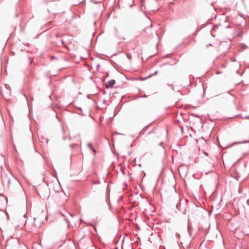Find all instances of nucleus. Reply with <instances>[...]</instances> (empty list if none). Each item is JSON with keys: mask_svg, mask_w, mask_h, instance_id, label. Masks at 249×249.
<instances>
[{"mask_svg": "<svg viewBox=\"0 0 249 249\" xmlns=\"http://www.w3.org/2000/svg\"><path fill=\"white\" fill-rule=\"evenodd\" d=\"M115 83V81L114 79L110 80V88L113 87V85Z\"/></svg>", "mask_w": 249, "mask_h": 249, "instance_id": "nucleus-2", "label": "nucleus"}, {"mask_svg": "<svg viewBox=\"0 0 249 249\" xmlns=\"http://www.w3.org/2000/svg\"><path fill=\"white\" fill-rule=\"evenodd\" d=\"M219 73H220V72H218V71H217V72H216V74H219Z\"/></svg>", "mask_w": 249, "mask_h": 249, "instance_id": "nucleus-13", "label": "nucleus"}, {"mask_svg": "<svg viewBox=\"0 0 249 249\" xmlns=\"http://www.w3.org/2000/svg\"><path fill=\"white\" fill-rule=\"evenodd\" d=\"M126 56L127 57L128 59H129V60H130L131 59V55L130 54H129V53H127L126 54Z\"/></svg>", "mask_w": 249, "mask_h": 249, "instance_id": "nucleus-5", "label": "nucleus"}, {"mask_svg": "<svg viewBox=\"0 0 249 249\" xmlns=\"http://www.w3.org/2000/svg\"><path fill=\"white\" fill-rule=\"evenodd\" d=\"M157 73H158V71H156L153 74H150L147 77H150L152 76V75L156 74Z\"/></svg>", "mask_w": 249, "mask_h": 249, "instance_id": "nucleus-7", "label": "nucleus"}, {"mask_svg": "<svg viewBox=\"0 0 249 249\" xmlns=\"http://www.w3.org/2000/svg\"><path fill=\"white\" fill-rule=\"evenodd\" d=\"M188 231H189V232L190 233V230H189V228H188Z\"/></svg>", "mask_w": 249, "mask_h": 249, "instance_id": "nucleus-14", "label": "nucleus"}, {"mask_svg": "<svg viewBox=\"0 0 249 249\" xmlns=\"http://www.w3.org/2000/svg\"><path fill=\"white\" fill-rule=\"evenodd\" d=\"M109 185V183H107V186H108Z\"/></svg>", "mask_w": 249, "mask_h": 249, "instance_id": "nucleus-15", "label": "nucleus"}, {"mask_svg": "<svg viewBox=\"0 0 249 249\" xmlns=\"http://www.w3.org/2000/svg\"><path fill=\"white\" fill-rule=\"evenodd\" d=\"M36 218H34V222L33 223V224L35 226H36Z\"/></svg>", "mask_w": 249, "mask_h": 249, "instance_id": "nucleus-9", "label": "nucleus"}, {"mask_svg": "<svg viewBox=\"0 0 249 249\" xmlns=\"http://www.w3.org/2000/svg\"><path fill=\"white\" fill-rule=\"evenodd\" d=\"M249 142V141H245V142H239L238 143H247Z\"/></svg>", "mask_w": 249, "mask_h": 249, "instance_id": "nucleus-8", "label": "nucleus"}, {"mask_svg": "<svg viewBox=\"0 0 249 249\" xmlns=\"http://www.w3.org/2000/svg\"><path fill=\"white\" fill-rule=\"evenodd\" d=\"M210 166H211V169L207 172H205V174H208V173H211V172H212L213 171V165H210Z\"/></svg>", "mask_w": 249, "mask_h": 249, "instance_id": "nucleus-3", "label": "nucleus"}, {"mask_svg": "<svg viewBox=\"0 0 249 249\" xmlns=\"http://www.w3.org/2000/svg\"><path fill=\"white\" fill-rule=\"evenodd\" d=\"M175 236H176V238H180V235H179V234L178 233V232H177V233H176V235H175Z\"/></svg>", "mask_w": 249, "mask_h": 249, "instance_id": "nucleus-6", "label": "nucleus"}, {"mask_svg": "<svg viewBox=\"0 0 249 249\" xmlns=\"http://www.w3.org/2000/svg\"><path fill=\"white\" fill-rule=\"evenodd\" d=\"M88 146L92 150V151L94 152V153H95V150L94 149V148L93 147V146H92L91 144L90 143H88Z\"/></svg>", "mask_w": 249, "mask_h": 249, "instance_id": "nucleus-4", "label": "nucleus"}, {"mask_svg": "<svg viewBox=\"0 0 249 249\" xmlns=\"http://www.w3.org/2000/svg\"><path fill=\"white\" fill-rule=\"evenodd\" d=\"M122 200V196H120L119 198H118V201Z\"/></svg>", "mask_w": 249, "mask_h": 249, "instance_id": "nucleus-10", "label": "nucleus"}, {"mask_svg": "<svg viewBox=\"0 0 249 249\" xmlns=\"http://www.w3.org/2000/svg\"><path fill=\"white\" fill-rule=\"evenodd\" d=\"M3 181L9 187L13 186L14 184L17 183L15 178L11 176H6L3 178Z\"/></svg>", "mask_w": 249, "mask_h": 249, "instance_id": "nucleus-1", "label": "nucleus"}, {"mask_svg": "<svg viewBox=\"0 0 249 249\" xmlns=\"http://www.w3.org/2000/svg\"><path fill=\"white\" fill-rule=\"evenodd\" d=\"M106 88H108V87H109V85H108V84H107V83H106Z\"/></svg>", "mask_w": 249, "mask_h": 249, "instance_id": "nucleus-11", "label": "nucleus"}, {"mask_svg": "<svg viewBox=\"0 0 249 249\" xmlns=\"http://www.w3.org/2000/svg\"><path fill=\"white\" fill-rule=\"evenodd\" d=\"M204 154H205L206 155H208L207 153L205 152H204Z\"/></svg>", "mask_w": 249, "mask_h": 249, "instance_id": "nucleus-12", "label": "nucleus"}]
</instances>
